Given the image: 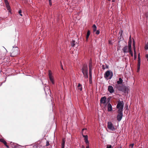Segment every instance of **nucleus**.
<instances>
[{"mask_svg":"<svg viewBox=\"0 0 148 148\" xmlns=\"http://www.w3.org/2000/svg\"><path fill=\"white\" fill-rule=\"evenodd\" d=\"M82 71L84 76L85 78H87L88 77V72L87 65L86 64L83 65Z\"/></svg>","mask_w":148,"mask_h":148,"instance_id":"f257e3e1","label":"nucleus"},{"mask_svg":"<svg viewBox=\"0 0 148 148\" xmlns=\"http://www.w3.org/2000/svg\"><path fill=\"white\" fill-rule=\"evenodd\" d=\"M124 107V103L123 101L118 102L116 108L118 109V112H123Z\"/></svg>","mask_w":148,"mask_h":148,"instance_id":"f03ea898","label":"nucleus"},{"mask_svg":"<svg viewBox=\"0 0 148 148\" xmlns=\"http://www.w3.org/2000/svg\"><path fill=\"white\" fill-rule=\"evenodd\" d=\"M18 48L17 47H13L10 53V56L12 57H14L17 55L18 53Z\"/></svg>","mask_w":148,"mask_h":148,"instance_id":"7ed1b4c3","label":"nucleus"},{"mask_svg":"<svg viewBox=\"0 0 148 148\" xmlns=\"http://www.w3.org/2000/svg\"><path fill=\"white\" fill-rule=\"evenodd\" d=\"M113 76V73L112 71H106L104 74V77L106 79H110Z\"/></svg>","mask_w":148,"mask_h":148,"instance_id":"20e7f679","label":"nucleus"},{"mask_svg":"<svg viewBox=\"0 0 148 148\" xmlns=\"http://www.w3.org/2000/svg\"><path fill=\"white\" fill-rule=\"evenodd\" d=\"M86 130V129H83L82 130V134L84 138L85 142L87 144V146L86 147V148H90L89 145V143L88 140V136L87 135H84V132Z\"/></svg>","mask_w":148,"mask_h":148,"instance_id":"39448f33","label":"nucleus"},{"mask_svg":"<svg viewBox=\"0 0 148 148\" xmlns=\"http://www.w3.org/2000/svg\"><path fill=\"white\" fill-rule=\"evenodd\" d=\"M107 126L108 128L111 131H114L116 129L110 121L108 122Z\"/></svg>","mask_w":148,"mask_h":148,"instance_id":"423d86ee","label":"nucleus"},{"mask_svg":"<svg viewBox=\"0 0 148 148\" xmlns=\"http://www.w3.org/2000/svg\"><path fill=\"white\" fill-rule=\"evenodd\" d=\"M49 76L50 81L52 84H55L54 80L52 75V72L51 70L49 71Z\"/></svg>","mask_w":148,"mask_h":148,"instance_id":"0eeeda50","label":"nucleus"},{"mask_svg":"<svg viewBox=\"0 0 148 148\" xmlns=\"http://www.w3.org/2000/svg\"><path fill=\"white\" fill-rule=\"evenodd\" d=\"M118 114L117 116V119L119 121H120L121 120L123 115V112H118Z\"/></svg>","mask_w":148,"mask_h":148,"instance_id":"6e6552de","label":"nucleus"},{"mask_svg":"<svg viewBox=\"0 0 148 148\" xmlns=\"http://www.w3.org/2000/svg\"><path fill=\"white\" fill-rule=\"evenodd\" d=\"M4 2L5 4V6L8 10L9 12H10L11 10L10 7L9 5V2L7 0H4Z\"/></svg>","mask_w":148,"mask_h":148,"instance_id":"1a4fd4ad","label":"nucleus"},{"mask_svg":"<svg viewBox=\"0 0 148 148\" xmlns=\"http://www.w3.org/2000/svg\"><path fill=\"white\" fill-rule=\"evenodd\" d=\"M106 98L104 96L101 98L100 99V103H101L106 105Z\"/></svg>","mask_w":148,"mask_h":148,"instance_id":"9d476101","label":"nucleus"},{"mask_svg":"<svg viewBox=\"0 0 148 148\" xmlns=\"http://www.w3.org/2000/svg\"><path fill=\"white\" fill-rule=\"evenodd\" d=\"M108 90L111 93H113L114 92V90L113 88L111 86H108Z\"/></svg>","mask_w":148,"mask_h":148,"instance_id":"9b49d317","label":"nucleus"},{"mask_svg":"<svg viewBox=\"0 0 148 148\" xmlns=\"http://www.w3.org/2000/svg\"><path fill=\"white\" fill-rule=\"evenodd\" d=\"M116 87L118 89L119 91H122L123 90V86H122L116 84Z\"/></svg>","mask_w":148,"mask_h":148,"instance_id":"f8f14e48","label":"nucleus"},{"mask_svg":"<svg viewBox=\"0 0 148 148\" xmlns=\"http://www.w3.org/2000/svg\"><path fill=\"white\" fill-rule=\"evenodd\" d=\"M123 50L125 53L128 52L129 51L128 47L125 46L123 48Z\"/></svg>","mask_w":148,"mask_h":148,"instance_id":"ddd939ff","label":"nucleus"},{"mask_svg":"<svg viewBox=\"0 0 148 148\" xmlns=\"http://www.w3.org/2000/svg\"><path fill=\"white\" fill-rule=\"evenodd\" d=\"M89 74H92V64L91 62H90L89 65Z\"/></svg>","mask_w":148,"mask_h":148,"instance_id":"4468645a","label":"nucleus"},{"mask_svg":"<svg viewBox=\"0 0 148 148\" xmlns=\"http://www.w3.org/2000/svg\"><path fill=\"white\" fill-rule=\"evenodd\" d=\"M108 112H110L112 110V107L110 103H109L108 104Z\"/></svg>","mask_w":148,"mask_h":148,"instance_id":"2eb2a0df","label":"nucleus"},{"mask_svg":"<svg viewBox=\"0 0 148 148\" xmlns=\"http://www.w3.org/2000/svg\"><path fill=\"white\" fill-rule=\"evenodd\" d=\"M123 80L121 78H119V80L117 82V84L119 85L120 84H122L123 83Z\"/></svg>","mask_w":148,"mask_h":148,"instance_id":"dca6fc26","label":"nucleus"},{"mask_svg":"<svg viewBox=\"0 0 148 148\" xmlns=\"http://www.w3.org/2000/svg\"><path fill=\"white\" fill-rule=\"evenodd\" d=\"M90 34V32L89 30H88L87 32V35L86 37V40L87 41L88 40L89 36Z\"/></svg>","mask_w":148,"mask_h":148,"instance_id":"f3484780","label":"nucleus"},{"mask_svg":"<svg viewBox=\"0 0 148 148\" xmlns=\"http://www.w3.org/2000/svg\"><path fill=\"white\" fill-rule=\"evenodd\" d=\"M132 40H129L128 42V48H131Z\"/></svg>","mask_w":148,"mask_h":148,"instance_id":"a211bd4d","label":"nucleus"},{"mask_svg":"<svg viewBox=\"0 0 148 148\" xmlns=\"http://www.w3.org/2000/svg\"><path fill=\"white\" fill-rule=\"evenodd\" d=\"M65 141L64 139L62 140V148H64L65 146Z\"/></svg>","mask_w":148,"mask_h":148,"instance_id":"6ab92c4d","label":"nucleus"},{"mask_svg":"<svg viewBox=\"0 0 148 148\" xmlns=\"http://www.w3.org/2000/svg\"><path fill=\"white\" fill-rule=\"evenodd\" d=\"M77 87L78 88V89L80 90V91H81L82 90V85L80 83H79L78 84Z\"/></svg>","mask_w":148,"mask_h":148,"instance_id":"aec40b11","label":"nucleus"},{"mask_svg":"<svg viewBox=\"0 0 148 148\" xmlns=\"http://www.w3.org/2000/svg\"><path fill=\"white\" fill-rule=\"evenodd\" d=\"M71 42V46L72 47H74L75 45V44L76 43V42L74 40H72Z\"/></svg>","mask_w":148,"mask_h":148,"instance_id":"412c9836","label":"nucleus"},{"mask_svg":"<svg viewBox=\"0 0 148 148\" xmlns=\"http://www.w3.org/2000/svg\"><path fill=\"white\" fill-rule=\"evenodd\" d=\"M89 83L90 84H92V74H89Z\"/></svg>","mask_w":148,"mask_h":148,"instance_id":"4be33fe9","label":"nucleus"},{"mask_svg":"<svg viewBox=\"0 0 148 148\" xmlns=\"http://www.w3.org/2000/svg\"><path fill=\"white\" fill-rule=\"evenodd\" d=\"M92 27L93 28V32H96L97 30L96 26L95 24H94L93 25Z\"/></svg>","mask_w":148,"mask_h":148,"instance_id":"5701e85b","label":"nucleus"},{"mask_svg":"<svg viewBox=\"0 0 148 148\" xmlns=\"http://www.w3.org/2000/svg\"><path fill=\"white\" fill-rule=\"evenodd\" d=\"M49 88L48 86L47 87H45L44 88L46 94L47 93V91L49 92Z\"/></svg>","mask_w":148,"mask_h":148,"instance_id":"b1692460","label":"nucleus"},{"mask_svg":"<svg viewBox=\"0 0 148 148\" xmlns=\"http://www.w3.org/2000/svg\"><path fill=\"white\" fill-rule=\"evenodd\" d=\"M129 50V51L130 52V54L131 56H133V54L132 51L131 50V48H130H130H128Z\"/></svg>","mask_w":148,"mask_h":148,"instance_id":"393cba45","label":"nucleus"},{"mask_svg":"<svg viewBox=\"0 0 148 148\" xmlns=\"http://www.w3.org/2000/svg\"><path fill=\"white\" fill-rule=\"evenodd\" d=\"M0 141L3 143L4 145H5L7 143L5 140L3 139H0Z\"/></svg>","mask_w":148,"mask_h":148,"instance_id":"a878e982","label":"nucleus"},{"mask_svg":"<svg viewBox=\"0 0 148 148\" xmlns=\"http://www.w3.org/2000/svg\"><path fill=\"white\" fill-rule=\"evenodd\" d=\"M134 55H136V53L135 50V47L134 48Z\"/></svg>","mask_w":148,"mask_h":148,"instance_id":"bb28decb","label":"nucleus"},{"mask_svg":"<svg viewBox=\"0 0 148 148\" xmlns=\"http://www.w3.org/2000/svg\"><path fill=\"white\" fill-rule=\"evenodd\" d=\"M22 12V11H21V10H20L19 11H18V13L20 15H21V16H22V14H21Z\"/></svg>","mask_w":148,"mask_h":148,"instance_id":"cd10ccee","label":"nucleus"},{"mask_svg":"<svg viewBox=\"0 0 148 148\" xmlns=\"http://www.w3.org/2000/svg\"><path fill=\"white\" fill-rule=\"evenodd\" d=\"M49 1V4L50 5H52L51 0H48Z\"/></svg>","mask_w":148,"mask_h":148,"instance_id":"c85d7f7f","label":"nucleus"},{"mask_svg":"<svg viewBox=\"0 0 148 148\" xmlns=\"http://www.w3.org/2000/svg\"><path fill=\"white\" fill-rule=\"evenodd\" d=\"M145 48L146 49H148V42L147 44L146 45L145 47Z\"/></svg>","mask_w":148,"mask_h":148,"instance_id":"c756f323","label":"nucleus"},{"mask_svg":"<svg viewBox=\"0 0 148 148\" xmlns=\"http://www.w3.org/2000/svg\"><path fill=\"white\" fill-rule=\"evenodd\" d=\"M140 60H138V65H140Z\"/></svg>","mask_w":148,"mask_h":148,"instance_id":"7c9ffc66","label":"nucleus"},{"mask_svg":"<svg viewBox=\"0 0 148 148\" xmlns=\"http://www.w3.org/2000/svg\"><path fill=\"white\" fill-rule=\"evenodd\" d=\"M96 34H99L100 33V31L99 30H97V31H96Z\"/></svg>","mask_w":148,"mask_h":148,"instance_id":"2f4dec72","label":"nucleus"},{"mask_svg":"<svg viewBox=\"0 0 148 148\" xmlns=\"http://www.w3.org/2000/svg\"><path fill=\"white\" fill-rule=\"evenodd\" d=\"M106 148H112V146L111 145H108Z\"/></svg>","mask_w":148,"mask_h":148,"instance_id":"473e14b6","label":"nucleus"},{"mask_svg":"<svg viewBox=\"0 0 148 148\" xmlns=\"http://www.w3.org/2000/svg\"><path fill=\"white\" fill-rule=\"evenodd\" d=\"M134 144H130V146L131 147H132V148L133 147V146H134Z\"/></svg>","mask_w":148,"mask_h":148,"instance_id":"72a5a7b5","label":"nucleus"},{"mask_svg":"<svg viewBox=\"0 0 148 148\" xmlns=\"http://www.w3.org/2000/svg\"><path fill=\"white\" fill-rule=\"evenodd\" d=\"M137 58V55H134V59L136 60Z\"/></svg>","mask_w":148,"mask_h":148,"instance_id":"f704fd0d","label":"nucleus"},{"mask_svg":"<svg viewBox=\"0 0 148 148\" xmlns=\"http://www.w3.org/2000/svg\"><path fill=\"white\" fill-rule=\"evenodd\" d=\"M140 65H139H139H138V70H139L140 69Z\"/></svg>","mask_w":148,"mask_h":148,"instance_id":"c9c22d12","label":"nucleus"},{"mask_svg":"<svg viewBox=\"0 0 148 148\" xmlns=\"http://www.w3.org/2000/svg\"><path fill=\"white\" fill-rule=\"evenodd\" d=\"M146 58L147 59V61H148V54H146Z\"/></svg>","mask_w":148,"mask_h":148,"instance_id":"e433bc0d","label":"nucleus"},{"mask_svg":"<svg viewBox=\"0 0 148 148\" xmlns=\"http://www.w3.org/2000/svg\"><path fill=\"white\" fill-rule=\"evenodd\" d=\"M73 3L74 4L75 3H76V1H75V0H73Z\"/></svg>","mask_w":148,"mask_h":148,"instance_id":"4c0bfd02","label":"nucleus"},{"mask_svg":"<svg viewBox=\"0 0 148 148\" xmlns=\"http://www.w3.org/2000/svg\"><path fill=\"white\" fill-rule=\"evenodd\" d=\"M5 145L7 147V148H9L8 146L7 145V143Z\"/></svg>","mask_w":148,"mask_h":148,"instance_id":"58836bf2","label":"nucleus"},{"mask_svg":"<svg viewBox=\"0 0 148 148\" xmlns=\"http://www.w3.org/2000/svg\"><path fill=\"white\" fill-rule=\"evenodd\" d=\"M133 42H134L133 43V46H134V47H135V44L134 42V41H133Z\"/></svg>","mask_w":148,"mask_h":148,"instance_id":"ea45409f","label":"nucleus"},{"mask_svg":"<svg viewBox=\"0 0 148 148\" xmlns=\"http://www.w3.org/2000/svg\"><path fill=\"white\" fill-rule=\"evenodd\" d=\"M81 148H85V147L84 145H82L81 146Z\"/></svg>","mask_w":148,"mask_h":148,"instance_id":"a19ab883","label":"nucleus"},{"mask_svg":"<svg viewBox=\"0 0 148 148\" xmlns=\"http://www.w3.org/2000/svg\"><path fill=\"white\" fill-rule=\"evenodd\" d=\"M49 145V143L48 142V143H47V144H46V146H48Z\"/></svg>","mask_w":148,"mask_h":148,"instance_id":"79ce46f5","label":"nucleus"},{"mask_svg":"<svg viewBox=\"0 0 148 148\" xmlns=\"http://www.w3.org/2000/svg\"><path fill=\"white\" fill-rule=\"evenodd\" d=\"M138 57H140V53H139L138 54Z\"/></svg>","mask_w":148,"mask_h":148,"instance_id":"37998d69","label":"nucleus"},{"mask_svg":"<svg viewBox=\"0 0 148 148\" xmlns=\"http://www.w3.org/2000/svg\"><path fill=\"white\" fill-rule=\"evenodd\" d=\"M138 60H140V57H138Z\"/></svg>","mask_w":148,"mask_h":148,"instance_id":"c03bdc74","label":"nucleus"},{"mask_svg":"<svg viewBox=\"0 0 148 148\" xmlns=\"http://www.w3.org/2000/svg\"><path fill=\"white\" fill-rule=\"evenodd\" d=\"M132 40L131 38V36H130L129 38V40Z\"/></svg>","mask_w":148,"mask_h":148,"instance_id":"a18cd8bd","label":"nucleus"},{"mask_svg":"<svg viewBox=\"0 0 148 148\" xmlns=\"http://www.w3.org/2000/svg\"><path fill=\"white\" fill-rule=\"evenodd\" d=\"M104 65H102V68H103L104 69Z\"/></svg>","mask_w":148,"mask_h":148,"instance_id":"49530a36","label":"nucleus"},{"mask_svg":"<svg viewBox=\"0 0 148 148\" xmlns=\"http://www.w3.org/2000/svg\"><path fill=\"white\" fill-rule=\"evenodd\" d=\"M108 1H110V0H108ZM115 0H112V2H114V1Z\"/></svg>","mask_w":148,"mask_h":148,"instance_id":"de8ad7c7","label":"nucleus"},{"mask_svg":"<svg viewBox=\"0 0 148 148\" xmlns=\"http://www.w3.org/2000/svg\"><path fill=\"white\" fill-rule=\"evenodd\" d=\"M109 42L110 44H112V43H111V41H109Z\"/></svg>","mask_w":148,"mask_h":148,"instance_id":"09e8293b","label":"nucleus"},{"mask_svg":"<svg viewBox=\"0 0 148 148\" xmlns=\"http://www.w3.org/2000/svg\"><path fill=\"white\" fill-rule=\"evenodd\" d=\"M117 148H121V147H118Z\"/></svg>","mask_w":148,"mask_h":148,"instance_id":"8fccbe9b","label":"nucleus"},{"mask_svg":"<svg viewBox=\"0 0 148 148\" xmlns=\"http://www.w3.org/2000/svg\"><path fill=\"white\" fill-rule=\"evenodd\" d=\"M117 50H119V48H118H118H117Z\"/></svg>","mask_w":148,"mask_h":148,"instance_id":"3c124183","label":"nucleus"},{"mask_svg":"<svg viewBox=\"0 0 148 148\" xmlns=\"http://www.w3.org/2000/svg\"><path fill=\"white\" fill-rule=\"evenodd\" d=\"M106 68H107V66H106Z\"/></svg>","mask_w":148,"mask_h":148,"instance_id":"603ef678","label":"nucleus"}]
</instances>
